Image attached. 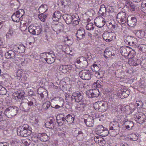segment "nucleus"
<instances>
[{
	"instance_id": "nucleus-19",
	"label": "nucleus",
	"mask_w": 146,
	"mask_h": 146,
	"mask_svg": "<svg viewBox=\"0 0 146 146\" xmlns=\"http://www.w3.org/2000/svg\"><path fill=\"white\" fill-rule=\"evenodd\" d=\"M93 117L89 116L86 119H84V122L86 125L88 127H92L94 125Z\"/></svg>"
},
{
	"instance_id": "nucleus-21",
	"label": "nucleus",
	"mask_w": 146,
	"mask_h": 146,
	"mask_svg": "<svg viewBox=\"0 0 146 146\" xmlns=\"http://www.w3.org/2000/svg\"><path fill=\"white\" fill-rule=\"evenodd\" d=\"M16 55L14 50H9L5 53V56L6 58L8 59H13L15 58Z\"/></svg>"
},
{
	"instance_id": "nucleus-36",
	"label": "nucleus",
	"mask_w": 146,
	"mask_h": 146,
	"mask_svg": "<svg viewBox=\"0 0 146 146\" xmlns=\"http://www.w3.org/2000/svg\"><path fill=\"white\" fill-rule=\"evenodd\" d=\"M30 122L34 126L36 125H37L38 122V120L37 117L33 116L30 118Z\"/></svg>"
},
{
	"instance_id": "nucleus-29",
	"label": "nucleus",
	"mask_w": 146,
	"mask_h": 146,
	"mask_svg": "<svg viewBox=\"0 0 146 146\" xmlns=\"http://www.w3.org/2000/svg\"><path fill=\"white\" fill-rule=\"evenodd\" d=\"M38 96L43 100H45L46 99L48 95L47 92L46 91H44L42 92H40L38 91Z\"/></svg>"
},
{
	"instance_id": "nucleus-6",
	"label": "nucleus",
	"mask_w": 146,
	"mask_h": 146,
	"mask_svg": "<svg viewBox=\"0 0 146 146\" xmlns=\"http://www.w3.org/2000/svg\"><path fill=\"white\" fill-rule=\"evenodd\" d=\"M24 14L23 9H19L13 14L11 16L12 19L14 22H19L22 20V17Z\"/></svg>"
},
{
	"instance_id": "nucleus-39",
	"label": "nucleus",
	"mask_w": 146,
	"mask_h": 146,
	"mask_svg": "<svg viewBox=\"0 0 146 146\" xmlns=\"http://www.w3.org/2000/svg\"><path fill=\"white\" fill-rule=\"evenodd\" d=\"M60 121L59 120H58L57 119V122L59 126H61L63 124H67L66 117H62L60 119Z\"/></svg>"
},
{
	"instance_id": "nucleus-51",
	"label": "nucleus",
	"mask_w": 146,
	"mask_h": 146,
	"mask_svg": "<svg viewBox=\"0 0 146 146\" xmlns=\"http://www.w3.org/2000/svg\"><path fill=\"white\" fill-rule=\"evenodd\" d=\"M51 57L49 58H46L45 60L47 63L49 64H51L54 62V57H51V56H50Z\"/></svg>"
},
{
	"instance_id": "nucleus-52",
	"label": "nucleus",
	"mask_w": 146,
	"mask_h": 146,
	"mask_svg": "<svg viewBox=\"0 0 146 146\" xmlns=\"http://www.w3.org/2000/svg\"><path fill=\"white\" fill-rule=\"evenodd\" d=\"M79 23V21L78 20V19L76 17V16H75L74 19L71 23V24H72L73 26H75L77 25H78Z\"/></svg>"
},
{
	"instance_id": "nucleus-3",
	"label": "nucleus",
	"mask_w": 146,
	"mask_h": 146,
	"mask_svg": "<svg viewBox=\"0 0 146 146\" xmlns=\"http://www.w3.org/2000/svg\"><path fill=\"white\" fill-rule=\"evenodd\" d=\"M18 135L22 137H27L31 135L32 131L29 129V126L27 124H24L19 126L17 129Z\"/></svg>"
},
{
	"instance_id": "nucleus-2",
	"label": "nucleus",
	"mask_w": 146,
	"mask_h": 146,
	"mask_svg": "<svg viewBox=\"0 0 146 146\" xmlns=\"http://www.w3.org/2000/svg\"><path fill=\"white\" fill-rule=\"evenodd\" d=\"M36 105V101L35 98L31 96L28 99H24L20 103V108L21 110L25 112H27L29 111L31 108L33 107Z\"/></svg>"
},
{
	"instance_id": "nucleus-22",
	"label": "nucleus",
	"mask_w": 146,
	"mask_h": 146,
	"mask_svg": "<svg viewBox=\"0 0 146 146\" xmlns=\"http://www.w3.org/2000/svg\"><path fill=\"white\" fill-rule=\"evenodd\" d=\"M55 120L52 117L50 118L45 123V125L46 128L50 129L53 128L54 127V122Z\"/></svg>"
},
{
	"instance_id": "nucleus-15",
	"label": "nucleus",
	"mask_w": 146,
	"mask_h": 146,
	"mask_svg": "<svg viewBox=\"0 0 146 146\" xmlns=\"http://www.w3.org/2000/svg\"><path fill=\"white\" fill-rule=\"evenodd\" d=\"M71 69L72 66L70 65H60L58 69L60 71L64 74L69 72Z\"/></svg>"
},
{
	"instance_id": "nucleus-50",
	"label": "nucleus",
	"mask_w": 146,
	"mask_h": 146,
	"mask_svg": "<svg viewBox=\"0 0 146 146\" xmlns=\"http://www.w3.org/2000/svg\"><path fill=\"white\" fill-rule=\"evenodd\" d=\"M47 54H48L49 56H50V55L48 53H40V55L39 56V58L40 59H43L44 60H45L46 58H47L48 57V56H47Z\"/></svg>"
},
{
	"instance_id": "nucleus-28",
	"label": "nucleus",
	"mask_w": 146,
	"mask_h": 146,
	"mask_svg": "<svg viewBox=\"0 0 146 146\" xmlns=\"http://www.w3.org/2000/svg\"><path fill=\"white\" fill-rule=\"evenodd\" d=\"M48 9V6L45 4L42 5L38 9L39 13H44L47 11Z\"/></svg>"
},
{
	"instance_id": "nucleus-25",
	"label": "nucleus",
	"mask_w": 146,
	"mask_h": 146,
	"mask_svg": "<svg viewBox=\"0 0 146 146\" xmlns=\"http://www.w3.org/2000/svg\"><path fill=\"white\" fill-rule=\"evenodd\" d=\"M62 15L59 11H55L53 14V19L54 21H58L61 17Z\"/></svg>"
},
{
	"instance_id": "nucleus-26",
	"label": "nucleus",
	"mask_w": 146,
	"mask_h": 146,
	"mask_svg": "<svg viewBox=\"0 0 146 146\" xmlns=\"http://www.w3.org/2000/svg\"><path fill=\"white\" fill-rule=\"evenodd\" d=\"M54 28L55 30H53L54 31L57 32L58 31L60 32L63 31L64 29V25L62 23H59L57 25H55Z\"/></svg>"
},
{
	"instance_id": "nucleus-8",
	"label": "nucleus",
	"mask_w": 146,
	"mask_h": 146,
	"mask_svg": "<svg viewBox=\"0 0 146 146\" xmlns=\"http://www.w3.org/2000/svg\"><path fill=\"white\" fill-rule=\"evenodd\" d=\"M102 37L105 41L110 42L115 38L116 35L113 32L109 33L106 32L103 33Z\"/></svg>"
},
{
	"instance_id": "nucleus-61",
	"label": "nucleus",
	"mask_w": 146,
	"mask_h": 146,
	"mask_svg": "<svg viewBox=\"0 0 146 146\" xmlns=\"http://www.w3.org/2000/svg\"><path fill=\"white\" fill-rule=\"evenodd\" d=\"M99 142H98L97 143H98L100 145L102 146L104 145L105 144V140L101 137L99 138Z\"/></svg>"
},
{
	"instance_id": "nucleus-47",
	"label": "nucleus",
	"mask_w": 146,
	"mask_h": 146,
	"mask_svg": "<svg viewBox=\"0 0 146 146\" xmlns=\"http://www.w3.org/2000/svg\"><path fill=\"white\" fill-rule=\"evenodd\" d=\"M86 58L83 56L80 57L76 59L75 60V62L78 64H79L80 65L82 62L84 61Z\"/></svg>"
},
{
	"instance_id": "nucleus-23",
	"label": "nucleus",
	"mask_w": 146,
	"mask_h": 146,
	"mask_svg": "<svg viewBox=\"0 0 146 146\" xmlns=\"http://www.w3.org/2000/svg\"><path fill=\"white\" fill-rule=\"evenodd\" d=\"M130 94V92L129 90L126 89H124L123 91H121L119 92V94H117L120 98L123 99L124 98L127 97Z\"/></svg>"
},
{
	"instance_id": "nucleus-58",
	"label": "nucleus",
	"mask_w": 146,
	"mask_h": 146,
	"mask_svg": "<svg viewBox=\"0 0 146 146\" xmlns=\"http://www.w3.org/2000/svg\"><path fill=\"white\" fill-rule=\"evenodd\" d=\"M124 125H127L130 126V127H133L134 124L133 122L132 121H125L124 122Z\"/></svg>"
},
{
	"instance_id": "nucleus-37",
	"label": "nucleus",
	"mask_w": 146,
	"mask_h": 146,
	"mask_svg": "<svg viewBox=\"0 0 146 146\" xmlns=\"http://www.w3.org/2000/svg\"><path fill=\"white\" fill-rule=\"evenodd\" d=\"M74 136L77 137L78 136H83V133L81 131V130L79 128L76 129L74 131Z\"/></svg>"
},
{
	"instance_id": "nucleus-5",
	"label": "nucleus",
	"mask_w": 146,
	"mask_h": 146,
	"mask_svg": "<svg viewBox=\"0 0 146 146\" xmlns=\"http://www.w3.org/2000/svg\"><path fill=\"white\" fill-rule=\"evenodd\" d=\"M94 108L97 111L100 112L106 111L108 108V105L107 102L98 101L93 104Z\"/></svg>"
},
{
	"instance_id": "nucleus-9",
	"label": "nucleus",
	"mask_w": 146,
	"mask_h": 146,
	"mask_svg": "<svg viewBox=\"0 0 146 146\" xmlns=\"http://www.w3.org/2000/svg\"><path fill=\"white\" fill-rule=\"evenodd\" d=\"M112 126L110 127V131L114 135L119 134L120 131L119 124L117 122L114 121L112 123Z\"/></svg>"
},
{
	"instance_id": "nucleus-46",
	"label": "nucleus",
	"mask_w": 146,
	"mask_h": 146,
	"mask_svg": "<svg viewBox=\"0 0 146 146\" xmlns=\"http://www.w3.org/2000/svg\"><path fill=\"white\" fill-rule=\"evenodd\" d=\"M43 14L42 13H40V15H38V17L41 21L44 22L46 20L47 15L46 14Z\"/></svg>"
},
{
	"instance_id": "nucleus-14",
	"label": "nucleus",
	"mask_w": 146,
	"mask_h": 146,
	"mask_svg": "<svg viewBox=\"0 0 146 146\" xmlns=\"http://www.w3.org/2000/svg\"><path fill=\"white\" fill-rule=\"evenodd\" d=\"M94 23L97 27L101 28L105 25V21L102 17H98L95 19Z\"/></svg>"
},
{
	"instance_id": "nucleus-10",
	"label": "nucleus",
	"mask_w": 146,
	"mask_h": 146,
	"mask_svg": "<svg viewBox=\"0 0 146 146\" xmlns=\"http://www.w3.org/2000/svg\"><path fill=\"white\" fill-rule=\"evenodd\" d=\"M25 93L23 92H16L13 94V98L17 101L21 102L24 99H26L25 98Z\"/></svg>"
},
{
	"instance_id": "nucleus-31",
	"label": "nucleus",
	"mask_w": 146,
	"mask_h": 146,
	"mask_svg": "<svg viewBox=\"0 0 146 146\" xmlns=\"http://www.w3.org/2000/svg\"><path fill=\"white\" fill-rule=\"evenodd\" d=\"M104 129V128L102 125H100L97 126L95 129L96 133L99 135H100Z\"/></svg>"
},
{
	"instance_id": "nucleus-11",
	"label": "nucleus",
	"mask_w": 146,
	"mask_h": 146,
	"mask_svg": "<svg viewBox=\"0 0 146 146\" xmlns=\"http://www.w3.org/2000/svg\"><path fill=\"white\" fill-rule=\"evenodd\" d=\"M127 19L125 12H120L117 14L116 20L119 23L124 24L127 21Z\"/></svg>"
},
{
	"instance_id": "nucleus-12",
	"label": "nucleus",
	"mask_w": 146,
	"mask_h": 146,
	"mask_svg": "<svg viewBox=\"0 0 146 146\" xmlns=\"http://www.w3.org/2000/svg\"><path fill=\"white\" fill-rule=\"evenodd\" d=\"M135 121L138 123H143L145 120V116L142 113H138L134 115Z\"/></svg>"
},
{
	"instance_id": "nucleus-20",
	"label": "nucleus",
	"mask_w": 146,
	"mask_h": 146,
	"mask_svg": "<svg viewBox=\"0 0 146 146\" xmlns=\"http://www.w3.org/2000/svg\"><path fill=\"white\" fill-rule=\"evenodd\" d=\"M108 11V9L106 7L104 4L100 6L98 11L99 15L105 17L106 16Z\"/></svg>"
},
{
	"instance_id": "nucleus-59",
	"label": "nucleus",
	"mask_w": 146,
	"mask_h": 146,
	"mask_svg": "<svg viewBox=\"0 0 146 146\" xmlns=\"http://www.w3.org/2000/svg\"><path fill=\"white\" fill-rule=\"evenodd\" d=\"M130 140L136 141L138 139V137L135 134H132L131 135Z\"/></svg>"
},
{
	"instance_id": "nucleus-60",
	"label": "nucleus",
	"mask_w": 146,
	"mask_h": 146,
	"mask_svg": "<svg viewBox=\"0 0 146 146\" xmlns=\"http://www.w3.org/2000/svg\"><path fill=\"white\" fill-rule=\"evenodd\" d=\"M136 104L138 108H143V104L142 101L141 100L137 101L136 102Z\"/></svg>"
},
{
	"instance_id": "nucleus-49",
	"label": "nucleus",
	"mask_w": 146,
	"mask_h": 146,
	"mask_svg": "<svg viewBox=\"0 0 146 146\" xmlns=\"http://www.w3.org/2000/svg\"><path fill=\"white\" fill-rule=\"evenodd\" d=\"M140 64L141 67L146 70V56L143 58Z\"/></svg>"
},
{
	"instance_id": "nucleus-33",
	"label": "nucleus",
	"mask_w": 146,
	"mask_h": 146,
	"mask_svg": "<svg viewBox=\"0 0 146 146\" xmlns=\"http://www.w3.org/2000/svg\"><path fill=\"white\" fill-rule=\"evenodd\" d=\"M135 35L139 38H141L145 36V32L143 30L137 31L135 33Z\"/></svg>"
},
{
	"instance_id": "nucleus-4",
	"label": "nucleus",
	"mask_w": 146,
	"mask_h": 146,
	"mask_svg": "<svg viewBox=\"0 0 146 146\" xmlns=\"http://www.w3.org/2000/svg\"><path fill=\"white\" fill-rule=\"evenodd\" d=\"M19 108L15 106H10L4 109V114L8 118H11L16 115L18 112Z\"/></svg>"
},
{
	"instance_id": "nucleus-64",
	"label": "nucleus",
	"mask_w": 146,
	"mask_h": 146,
	"mask_svg": "<svg viewBox=\"0 0 146 146\" xmlns=\"http://www.w3.org/2000/svg\"><path fill=\"white\" fill-rule=\"evenodd\" d=\"M107 9H108V11H107V13L108 12L109 13H112L113 11V9L112 7L111 6H108L106 8Z\"/></svg>"
},
{
	"instance_id": "nucleus-53",
	"label": "nucleus",
	"mask_w": 146,
	"mask_h": 146,
	"mask_svg": "<svg viewBox=\"0 0 146 146\" xmlns=\"http://www.w3.org/2000/svg\"><path fill=\"white\" fill-rule=\"evenodd\" d=\"M7 90L5 88L0 85V94L4 95L6 94Z\"/></svg>"
},
{
	"instance_id": "nucleus-7",
	"label": "nucleus",
	"mask_w": 146,
	"mask_h": 146,
	"mask_svg": "<svg viewBox=\"0 0 146 146\" xmlns=\"http://www.w3.org/2000/svg\"><path fill=\"white\" fill-rule=\"evenodd\" d=\"M79 75L83 80H88L91 77V73L89 70H84L80 71L79 72Z\"/></svg>"
},
{
	"instance_id": "nucleus-18",
	"label": "nucleus",
	"mask_w": 146,
	"mask_h": 146,
	"mask_svg": "<svg viewBox=\"0 0 146 146\" xmlns=\"http://www.w3.org/2000/svg\"><path fill=\"white\" fill-rule=\"evenodd\" d=\"M13 49L15 52L22 53L25 52V47L23 44L15 45L13 47Z\"/></svg>"
},
{
	"instance_id": "nucleus-30",
	"label": "nucleus",
	"mask_w": 146,
	"mask_h": 146,
	"mask_svg": "<svg viewBox=\"0 0 146 146\" xmlns=\"http://www.w3.org/2000/svg\"><path fill=\"white\" fill-rule=\"evenodd\" d=\"M101 66L99 64L94 63L91 66V68L93 72H97L99 71L100 68Z\"/></svg>"
},
{
	"instance_id": "nucleus-48",
	"label": "nucleus",
	"mask_w": 146,
	"mask_h": 146,
	"mask_svg": "<svg viewBox=\"0 0 146 146\" xmlns=\"http://www.w3.org/2000/svg\"><path fill=\"white\" fill-rule=\"evenodd\" d=\"M7 122L5 120L3 119L0 121V129H5L7 126Z\"/></svg>"
},
{
	"instance_id": "nucleus-35",
	"label": "nucleus",
	"mask_w": 146,
	"mask_h": 146,
	"mask_svg": "<svg viewBox=\"0 0 146 146\" xmlns=\"http://www.w3.org/2000/svg\"><path fill=\"white\" fill-rule=\"evenodd\" d=\"M14 33L13 30L12 29L10 28L6 35V38L8 39L11 38L14 35Z\"/></svg>"
},
{
	"instance_id": "nucleus-1",
	"label": "nucleus",
	"mask_w": 146,
	"mask_h": 146,
	"mask_svg": "<svg viewBox=\"0 0 146 146\" xmlns=\"http://www.w3.org/2000/svg\"><path fill=\"white\" fill-rule=\"evenodd\" d=\"M71 100L74 102L78 103L75 107L76 110L80 111L83 109L86 106L87 102L83 98L82 92L79 91L76 92L72 93Z\"/></svg>"
},
{
	"instance_id": "nucleus-57",
	"label": "nucleus",
	"mask_w": 146,
	"mask_h": 146,
	"mask_svg": "<svg viewBox=\"0 0 146 146\" xmlns=\"http://www.w3.org/2000/svg\"><path fill=\"white\" fill-rule=\"evenodd\" d=\"M95 75L98 78H102L104 75L103 72L101 71L95 72Z\"/></svg>"
},
{
	"instance_id": "nucleus-41",
	"label": "nucleus",
	"mask_w": 146,
	"mask_h": 146,
	"mask_svg": "<svg viewBox=\"0 0 146 146\" xmlns=\"http://www.w3.org/2000/svg\"><path fill=\"white\" fill-rule=\"evenodd\" d=\"M111 55V52L110 50L108 48L106 49L104 52V57L106 59H107L109 57H110Z\"/></svg>"
},
{
	"instance_id": "nucleus-38",
	"label": "nucleus",
	"mask_w": 146,
	"mask_h": 146,
	"mask_svg": "<svg viewBox=\"0 0 146 146\" xmlns=\"http://www.w3.org/2000/svg\"><path fill=\"white\" fill-rule=\"evenodd\" d=\"M67 124H70L73 122L74 120V118L70 114H68L66 117Z\"/></svg>"
},
{
	"instance_id": "nucleus-42",
	"label": "nucleus",
	"mask_w": 146,
	"mask_h": 146,
	"mask_svg": "<svg viewBox=\"0 0 146 146\" xmlns=\"http://www.w3.org/2000/svg\"><path fill=\"white\" fill-rule=\"evenodd\" d=\"M137 48L140 51L143 53L146 52V45L140 44L137 46Z\"/></svg>"
},
{
	"instance_id": "nucleus-13",
	"label": "nucleus",
	"mask_w": 146,
	"mask_h": 146,
	"mask_svg": "<svg viewBox=\"0 0 146 146\" xmlns=\"http://www.w3.org/2000/svg\"><path fill=\"white\" fill-rule=\"evenodd\" d=\"M99 92L97 89H90L86 92V96L90 98L97 97L99 95Z\"/></svg>"
},
{
	"instance_id": "nucleus-27",
	"label": "nucleus",
	"mask_w": 146,
	"mask_h": 146,
	"mask_svg": "<svg viewBox=\"0 0 146 146\" xmlns=\"http://www.w3.org/2000/svg\"><path fill=\"white\" fill-rule=\"evenodd\" d=\"M38 137L41 141H46L48 139V136L46 133H42L38 134Z\"/></svg>"
},
{
	"instance_id": "nucleus-55",
	"label": "nucleus",
	"mask_w": 146,
	"mask_h": 146,
	"mask_svg": "<svg viewBox=\"0 0 146 146\" xmlns=\"http://www.w3.org/2000/svg\"><path fill=\"white\" fill-rule=\"evenodd\" d=\"M80 67L82 68H85L87 67L88 65V63L86 59L82 62L80 65Z\"/></svg>"
},
{
	"instance_id": "nucleus-54",
	"label": "nucleus",
	"mask_w": 146,
	"mask_h": 146,
	"mask_svg": "<svg viewBox=\"0 0 146 146\" xmlns=\"http://www.w3.org/2000/svg\"><path fill=\"white\" fill-rule=\"evenodd\" d=\"M104 130H103L101 133L100 135L102 137H105L108 135L109 133L108 130L106 128H104Z\"/></svg>"
},
{
	"instance_id": "nucleus-43",
	"label": "nucleus",
	"mask_w": 146,
	"mask_h": 146,
	"mask_svg": "<svg viewBox=\"0 0 146 146\" xmlns=\"http://www.w3.org/2000/svg\"><path fill=\"white\" fill-rule=\"evenodd\" d=\"M137 59H131L128 62L129 64L131 66H136L137 65H138L139 64V63H137Z\"/></svg>"
},
{
	"instance_id": "nucleus-32",
	"label": "nucleus",
	"mask_w": 146,
	"mask_h": 146,
	"mask_svg": "<svg viewBox=\"0 0 146 146\" xmlns=\"http://www.w3.org/2000/svg\"><path fill=\"white\" fill-rule=\"evenodd\" d=\"M35 29H36L35 25L34 24H32L29 26L28 28V30L31 34L35 35L36 32L35 31Z\"/></svg>"
},
{
	"instance_id": "nucleus-44",
	"label": "nucleus",
	"mask_w": 146,
	"mask_h": 146,
	"mask_svg": "<svg viewBox=\"0 0 146 146\" xmlns=\"http://www.w3.org/2000/svg\"><path fill=\"white\" fill-rule=\"evenodd\" d=\"M126 6L130 8V10L131 11H134L135 10V7L133 4L129 1H128L126 4Z\"/></svg>"
},
{
	"instance_id": "nucleus-24",
	"label": "nucleus",
	"mask_w": 146,
	"mask_h": 146,
	"mask_svg": "<svg viewBox=\"0 0 146 146\" xmlns=\"http://www.w3.org/2000/svg\"><path fill=\"white\" fill-rule=\"evenodd\" d=\"M127 22L129 26L133 27L136 25L137 20L135 17H131L130 19L127 18Z\"/></svg>"
},
{
	"instance_id": "nucleus-17",
	"label": "nucleus",
	"mask_w": 146,
	"mask_h": 146,
	"mask_svg": "<svg viewBox=\"0 0 146 146\" xmlns=\"http://www.w3.org/2000/svg\"><path fill=\"white\" fill-rule=\"evenodd\" d=\"M75 15H69L64 14L63 15L62 17L65 21L66 23L68 25L71 24Z\"/></svg>"
},
{
	"instance_id": "nucleus-40",
	"label": "nucleus",
	"mask_w": 146,
	"mask_h": 146,
	"mask_svg": "<svg viewBox=\"0 0 146 146\" xmlns=\"http://www.w3.org/2000/svg\"><path fill=\"white\" fill-rule=\"evenodd\" d=\"M36 29H35V31L36 32L35 35H38L42 31L41 26L37 25H35Z\"/></svg>"
},
{
	"instance_id": "nucleus-56",
	"label": "nucleus",
	"mask_w": 146,
	"mask_h": 146,
	"mask_svg": "<svg viewBox=\"0 0 146 146\" xmlns=\"http://www.w3.org/2000/svg\"><path fill=\"white\" fill-rule=\"evenodd\" d=\"M86 29L88 30H93L94 29V27L93 26V24L91 23H88L86 27Z\"/></svg>"
},
{
	"instance_id": "nucleus-45",
	"label": "nucleus",
	"mask_w": 146,
	"mask_h": 146,
	"mask_svg": "<svg viewBox=\"0 0 146 146\" xmlns=\"http://www.w3.org/2000/svg\"><path fill=\"white\" fill-rule=\"evenodd\" d=\"M31 140L34 141L35 143H36L38 142V139H39L38 137V134L37 135L36 134H32L31 135Z\"/></svg>"
},
{
	"instance_id": "nucleus-62",
	"label": "nucleus",
	"mask_w": 146,
	"mask_h": 146,
	"mask_svg": "<svg viewBox=\"0 0 146 146\" xmlns=\"http://www.w3.org/2000/svg\"><path fill=\"white\" fill-rule=\"evenodd\" d=\"M62 104L60 105H56L54 107H53L52 106H51V108H54L56 109H57L60 108H61L64 105V102L63 101H62Z\"/></svg>"
},
{
	"instance_id": "nucleus-63",
	"label": "nucleus",
	"mask_w": 146,
	"mask_h": 146,
	"mask_svg": "<svg viewBox=\"0 0 146 146\" xmlns=\"http://www.w3.org/2000/svg\"><path fill=\"white\" fill-rule=\"evenodd\" d=\"M84 3L85 4L89 5L92 6L93 3V0H84Z\"/></svg>"
},
{
	"instance_id": "nucleus-16",
	"label": "nucleus",
	"mask_w": 146,
	"mask_h": 146,
	"mask_svg": "<svg viewBox=\"0 0 146 146\" xmlns=\"http://www.w3.org/2000/svg\"><path fill=\"white\" fill-rule=\"evenodd\" d=\"M85 30L82 28H80L77 31L76 34V37L78 40H81L84 38L85 36Z\"/></svg>"
},
{
	"instance_id": "nucleus-34",
	"label": "nucleus",
	"mask_w": 146,
	"mask_h": 146,
	"mask_svg": "<svg viewBox=\"0 0 146 146\" xmlns=\"http://www.w3.org/2000/svg\"><path fill=\"white\" fill-rule=\"evenodd\" d=\"M51 106H52L50 102L48 101H47L43 104L42 106V108L43 110H47L49 109H50L51 107H51Z\"/></svg>"
}]
</instances>
